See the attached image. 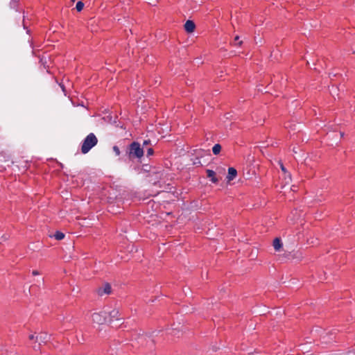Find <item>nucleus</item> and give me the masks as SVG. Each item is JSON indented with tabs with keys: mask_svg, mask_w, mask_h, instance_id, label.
I'll return each instance as SVG.
<instances>
[{
	"mask_svg": "<svg viewBox=\"0 0 355 355\" xmlns=\"http://www.w3.org/2000/svg\"><path fill=\"white\" fill-rule=\"evenodd\" d=\"M272 245L276 251H279L282 246L281 240L278 238L275 239V240L273 241Z\"/></svg>",
	"mask_w": 355,
	"mask_h": 355,
	"instance_id": "9d476101",
	"label": "nucleus"
},
{
	"mask_svg": "<svg viewBox=\"0 0 355 355\" xmlns=\"http://www.w3.org/2000/svg\"><path fill=\"white\" fill-rule=\"evenodd\" d=\"M153 154V150L152 148H149L147 151V155L150 156Z\"/></svg>",
	"mask_w": 355,
	"mask_h": 355,
	"instance_id": "dca6fc26",
	"label": "nucleus"
},
{
	"mask_svg": "<svg viewBox=\"0 0 355 355\" xmlns=\"http://www.w3.org/2000/svg\"><path fill=\"white\" fill-rule=\"evenodd\" d=\"M221 150V146L220 144H215L212 148V151L214 155H218Z\"/></svg>",
	"mask_w": 355,
	"mask_h": 355,
	"instance_id": "9b49d317",
	"label": "nucleus"
},
{
	"mask_svg": "<svg viewBox=\"0 0 355 355\" xmlns=\"http://www.w3.org/2000/svg\"><path fill=\"white\" fill-rule=\"evenodd\" d=\"M236 174H237V172L235 168H232V167L229 168L227 179L228 180V181H231L235 178V177L236 176Z\"/></svg>",
	"mask_w": 355,
	"mask_h": 355,
	"instance_id": "6e6552de",
	"label": "nucleus"
},
{
	"mask_svg": "<svg viewBox=\"0 0 355 355\" xmlns=\"http://www.w3.org/2000/svg\"><path fill=\"white\" fill-rule=\"evenodd\" d=\"M279 164H280V167H281V169L282 171L284 172V173L286 175L287 173V171H286V168L284 167V166L283 165L282 163L279 162Z\"/></svg>",
	"mask_w": 355,
	"mask_h": 355,
	"instance_id": "2eb2a0df",
	"label": "nucleus"
},
{
	"mask_svg": "<svg viewBox=\"0 0 355 355\" xmlns=\"http://www.w3.org/2000/svg\"><path fill=\"white\" fill-rule=\"evenodd\" d=\"M242 43L241 41H239L238 45H240Z\"/></svg>",
	"mask_w": 355,
	"mask_h": 355,
	"instance_id": "5701e85b",
	"label": "nucleus"
},
{
	"mask_svg": "<svg viewBox=\"0 0 355 355\" xmlns=\"http://www.w3.org/2000/svg\"><path fill=\"white\" fill-rule=\"evenodd\" d=\"M207 175L209 178H211V181L214 183L218 182V180L216 178V173L210 169L207 170Z\"/></svg>",
	"mask_w": 355,
	"mask_h": 355,
	"instance_id": "1a4fd4ad",
	"label": "nucleus"
},
{
	"mask_svg": "<svg viewBox=\"0 0 355 355\" xmlns=\"http://www.w3.org/2000/svg\"><path fill=\"white\" fill-rule=\"evenodd\" d=\"M288 180H291V175L289 173L288 174Z\"/></svg>",
	"mask_w": 355,
	"mask_h": 355,
	"instance_id": "412c9836",
	"label": "nucleus"
},
{
	"mask_svg": "<svg viewBox=\"0 0 355 355\" xmlns=\"http://www.w3.org/2000/svg\"><path fill=\"white\" fill-rule=\"evenodd\" d=\"M148 142L147 141H145L144 142V145H146V144H148Z\"/></svg>",
	"mask_w": 355,
	"mask_h": 355,
	"instance_id": "4be33fe9",
	"label": "nucleus"
},
{
	"mask_svg": "<svg viewBox=\"0 0 355 355\" xmlns=\"http://www.w3.org/2000/svg\"><path fill=\"white\" fill-rule=\"evenodd\" d=\"M33 348L35 349V350H37V349H40V347L37 348V346H34Z\"/></svg>",
	"mask_w": 355,
	"mask_h": 355,
	"instance_id": "aec40b11",
	"label": "nucleus"
},
{
	"mask_svg": "<svg viewBox=\"0 0 355 355\" xmlns=\"http://www.w3.org/2000/svg\"><path fill=\"white\" fill-rule=\"evenodd\" d=\"M32 274H33V275H39V272H38L37 270H33V271L32 272Z\"/></svg>",
	"mask_w": 355,
	"mask_h": 355,
	"instance_id": "f3484780",
	"label": "nucleus"
},
{
	"mask_svg": "<svg viewBox=\"0 0 355 355\" xmlns=\"http://www.w3.org/2000/svg\"><path fill=\"white\" fill-rule=\"evenodd\" d=\"M98 139L94 134H89L83 142L81 152L84 154L88 153L92 148L96 145Z\"/></svg>",
	"mask_w": 355,
	"mask_h": 355,
	"instance_id": "f257e3e1",
	"label": "nucleus"
},
{
	"mask_svg": "<svg viewBox=\"0 0 355 355\" xmlns=\"http://www.w3.org/2000/svg\"><path fill=\"white\" fill-rule=\"evenodd\" d=\"M50 339V336L46 333H41L36 337V340L39 341V345L42 343H46Z\"/></svg>",
	"mask_w": 355,
	"mask_h": 355,
	"instance_id": "20e7f679",
	"label": "nucleus"
},
{
	"mask_svg": "<svg viewBox=\"0 0 355 355\" xmlns=\"http://www.w3.org/2000/svg\"><path fill=\"white\" fill-rule=\"evenodd\" d=\"M113 151L115 153L116 155L119 156L120 155V150L116 146L113 147Z\"/></svg>",
	"mask_w": 355,
	"mask_h": 355,
	"instance_id": "4468645a",
	"label": "nucleus"
},
{
	"mask_svg": "<svg viewBox=\"0 0 355 355\" xmlns=\"http://www.w3.org/2000/svg\"><path fill=\"white\" fill-rule=\"evenodd\" d=\"M111 293V286L108 284H104L102 287L98 288V293L100 295H108Z\"/></svg>",
	"mask_w": 355,
	"mask_h": 355,
	"instance_id": "39448f33",
	"label": "nucleus"
},
{
	"mask_svg": "<svg viewBox=\"0 0 355 355\" xmlns=\"http://www.w3.org/2000/svg\"><path fill=\"white\" fill-rule=\"evenodd\" d=\"M83 7H84V3L81 1H78L77 3H76V10L80 12L83 9Z\"/></svg>",
	"mask_w": 355,
	"mask_h": 355,
	"instance_id": "ddd939ff",
	"label": "nucleus"
},
{
	"mask_svg": "<svg viewBox=\"0 0 355 355\" xmlns=\"http://www.w3.org/2000/svg\"><path fill=\"white\" fill-rule=\"evenodd\" d=\"M130 157L141 158L144 155V150L137 142H133L130 146Z\"/></svg>",
	"mask_w": 355,
	"mask_h": 355,
	"instance_id": "7ed1b4c3",
	"label": "nucleus"
},
{
	"mask_svg": "<svg viewBox=\"0 0 355 355\" xmlns=\"http://www.w3.org/2000/svg\"><path fill=\"white\" fill-rule=\"evenodd\" d=\"M28 338L30 340H33L35 338V336L33 334H31Z\"/></svg>",
	"mask_w": 355,
	"mask_h": 355,
	"instance_id": "a211bd4d",
	"label": "nucleus"
},
{
	"mask_svg": "<svg viewBox=\"0 0 355 355\" xmlns=\"http://www.w3.org/2000/svg\"><path fill=\"white\" fill-rule=\"evenodd\" d=\"M239 40V36H236L235 38H234V42H237Z\"/></svg>",
	"mask_w": 355,
	"mask_h": 355,
	"instance_id": "6ab92c4d",
	"label": "nucleus"
},
{
	"mask_svg": "<svg viewBox=\"0 0 355 355\" xmlns=\"http://www.w3.org/2000/svg\"><path fill=\"white\" fill-rule=\"evenodd\" d=\"M53 237H55L56 240L60 241L64 238V234L61 232H57L53 235Z\"/></svg>",
	"mask_w": 355,
	"mask_h": 355,
	"instance_id": "f8f14e48",
	"label": "nucleus"
},
{
	"mask_svg": "<svg viewBox=\"0 0 355 355\" xmlns=\"http://www.w3.org/2000/svg\"><path fill=\"white\" fill-rule=\"evenodd\" d=\"M119 311L117 309H112V311L108 310V321H112V320H119Z\"/></svg>",
	"mask_w": 355,
	"mask_h": 355,
	"instance_id": "423d86ee",
	"label": "nucleus"
},
{
	"mask_svg": "<svg viewBox=\"0 0 355 355\" xmlns=\"http://www.w3.org/2000/svg\"><path fill=\"white\" fill-rule=\"evenodd\" d=\"M196 26L193 21L187 20L184 24V29L188 33H193Z\"/></svg>",
	"mask_w": 355,
	"mask_h": 355,
	"instance_id": "0eeeda50",
	"label": "nucleus"
},
{
	"mask_svg": "<svg viewBox=\"0 0 355 355\" xmlns=\"http://www.w3.org/2000/svg\"><path fill=\"white\" fill-rule=\"evenodd\" d=\"M92 322L96 324H103L108 321V309H103L92 314Z\"/></svg>",
	"mask_w": 355,
	"mask_h": 355,
	"instance_id": "f03ea898",
	"label": "nucleus"
}]
</instances>
